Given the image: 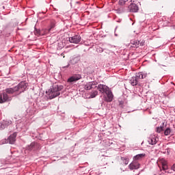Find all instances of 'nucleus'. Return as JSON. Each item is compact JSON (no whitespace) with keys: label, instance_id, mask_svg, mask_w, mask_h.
Instances as JSON below:
<instances>
[{"label":"nucleus","instance_id":"f257e3e1","mask_svg":"<svg viewBox=\"0 0 175 175\" xmlns=\"http://www.w3.org/2000/svg\"><path fill=\"white\" fill-rule=\"evenodd\" d=\"M62 90H64V86L62 85H53L52 88L49 90V96L50 99H54V98H57V96H59L61 93H59V91H62Z\"/></svg>","mask_w":175,"mask_h":175},{"label":"nucleus","instance_id":"f03ea898","mask_svg":"<svg viewBox=\"0 0 175 175\" xmlns=\"http://www.w3.org/2000/svg\"><path fill=\"white\" fill-rule=\"evenodd\" d=\"M27 87H28V83L22 81L17 86H15V88H16L17 92H24L27 89Z\"/></svg>","mask_w":175,"mask_h":175},{"label":"nucleus","instance_id":"7ed1b4c3","mask_svg":"<svg viewBox=\"0 0 175 175\" xmlns=\"http://www.w3.org/2000/svg\"><path fill=\"white\" fill-rule=\"evenodd\" d=\"M12 97H9L8 93L5 91L0 96V103H5V102H10Z\"/></svg>","mask_w":175,"mask_h":175},{"label":"nucleus","instance_id":"20e7f679","mask_svg":"<svg viewBox=\"0 0 175 175\" xmlns=\"http://www.w3.org/2000/svg\"><path fill=\"white\" fill-rule=\"evenodd\" d=\"M70 43H74L75 44H79L81 42V37L79 35H75L69 38Z\"/></svg>","mask_w":175,"mask_h":175},{"label":"nucleus","instance_id":"39448f33","mask_svg":"<svg viewBox=\"0 0 175 175\" xmlns=\"http://www.w3.org/2000/svg\"><path fill=\"white\" fill-rule=\"evenodd\" d=\"M97 90L99 91V92H101V94H106L109 92L110 88L106 85L99 84L97 86Z\"/></svg>","mask_w":175,"mask_h":175},{"label":"nucleus","instance_id":"423d86ee","mask_svg":"<svg viewBox=\"0 0 175 175\" xmlns=\"http://www.w3.org/2000/svg\"><path fill=\"white\" fill-rule=\"evenodd\" d=\"M158 140H159L158 137H157L155 135H150V137L148 139V143H149V144L154 146V144H157V143H158Z\"/></svg>","mask_w":175,"mask_h":175},{"label":"nucleus","instance_id":"0eeeda50","mask_svg":"<svg viewBox=\"0 0 175 175\" xmlns=\"http://www.w3.org/2000/svg\"><path fill=\"white\" fill-rule=\"evenodd\" d=\"M107 95V98H105L106 102H112L113 98H114V96L113 95V92H111V90H109L105 93Z\"/></svg>","mask_w":175,"mask_h":175},{"label":"nucleus","instance_id":"6e6552de","mask_svg":"<svg viewBox=\"0 0 175 175\" xmlns=\"http://www.w3.org/2000/svg\"><path fill=\"white\" fill-rule=\"evenodd\" d=\"M128 8L129 12H132L133 13H136L139 10V7L135 3H131Z\"/></svg>","mask_w":175,"mask_h":175},{"label":"nucleus","instance_id":"1a4fd4ad","mask_svg":"<svg viewBox=\"0 0 175 175\" xmlns=\"http://www.w3.org/2000/svg\"><path fill=\"white\" fill-rule=\"evenodd\" d=\"M129 167L131 170H134L139 169L140 167V164L137 161H133L129 165Z\"/></svg>","mask_w":175,"mask_h":175},{"label":"nucleus","instance_id":"9d476101","mask_svg":"<svg viewBox=\"0 0 175 175\" xmlns=\"http://www.w3.org/2000/svg\"><path fill=\"white\" fill-rule=\"evenodd\" d=\"M81 79V75H75L68 79V83H73V81H77Z\"/></svg>","mask_w":175,"mask_h":175},{"label":"nucleus","instance_id":"9b49d317","mask_svg":"<svg viewBox=\"0 0 175 175\" xmlns=\"http://www.w3.org/2000/svg\"><path fill=\"white\" fill-rule=\"evenodd\" d=\"M95 85H96L95 82H88L86 83V85H85L84 89L89 91L90 90H92L94 87L96 88Z\"/></svg>","mask_w":175,"mask_h":175},{"label":"nucleus","instance_id":"f8f14e48","mask_svg":"<svg viewBox=\"0 0 175 175\" xmlns=\"http://www.w3.org/2000/svg\"><path fill=\"white\" fill-rule=\"evenodd\" d=\"M16 137H17V133H14L12 135H10L8 138L10 144H14V142H16Z\"/></svg>","mask_w":175,"mask_h":175},{"label":"nucleus","instance_id":"ddd939ff","mask_svg":"<svg viewBox=\"0 0 175 175\" xmlns=\"http://www.w3.org/2000/svg\"><path fill=\"white\" fill-rule=\"evenodd\" d=\"M137 78V80H142L143 79H146L147 77V73L140 72L137 74V76L135 77Z\"/></svg>","mask_w":175,"mask_h":175},{"label":"nucleus","instance_id":"4468645a","mask_svg":"<svg viewBox=\"0 0 175 175\" xmlns=\"http://www.w3.org/2000/svg\"><path fill=\"white\" fill-rule=\"evenodd\" d=\"M159 163H161L163 170H167V162L165 159H161L159 161Z\"/></svg>","mask_w":175,"mask_h":175},{"label":"nucleus","instance_id":"2eb2a0df","mask_svg":"<svg viewBox=\"0 0 175 175\" xmlns=\"http://www.w3.org/2000/svg\"><path fill=\"white\" fill-rule=\"evenodd\" d=\"M4 92H5L8 94H14V92H17V88L16 87L14 88H6Z\"/></svg>","mask_w":175,"mask_h":175},{"label":"nucleus","instance_id":"dca6fc26","mask_svg":"<svg viewBox=\"0 0 175 175\" xmlns=\"http://www.w3.org/2000/svg\"><path fill=\"white\" fill-rule=\"evenodd\" d=\"M79 61L80 57L75 56L70 59V64H71V65H76V64H79Z\"/></svg>","mask_w":175,"mask_h":175},{"label":"nucleus","instance_id":"f3484780","mask_svg":"<svg viewBox=\"0 0 175 175\" xmlns=\"http://www.w3.org/2000/svg\"><path fill=\"white\" fill-rule=\"evenodd\" d=\"M130 83L131 85H137V83H139V81L137 78H136V77H133L130 80Z\"/></svg>","mask_w":175,"mask_h":175},{"label":"nucleus","instance_id":"a211bd4d","mask_svg":"<svg viewBox=\"0 0 175 175\" xmlns=\"http://www.w3.org/2000/svg\"><path fill=\"white\" fill-rule=\"evenodd\" d=\"M122 165H128L129 163V159L127 157H121Z\"/></svg>","mask_w":175,"mask_h":175},{"label":"nucleus","instance_id":"6ab92c4d","mask_svg":"<svg viewBox=\"0 0 175 175\" xmlns=\"http://www.w3.org/2000/svg\"><path fill=\"white\" fill-rule=\"evenodd\" d=\"M131 47H139V41L138 40H131Z\"/></svg>","mask_w":175,"mask_h":175},{"label":"nucleus","instance_id":"aec40b11","mask_svg":"<svg viewBox=\"0 0 175 175\" xmlns=\"http://www.w3.org/2000/svg\"><path fill=\"white\" fill-rule=\"evenodd\" d=\"M145 156L146 154H137L135 157H134V159H135V161H137L139 159H142V158H143Z\"/></svg>","mask_w":175,"mask_h":175},{"label":"nucleus","instance_id":"412c9836","mask_svg":"<svg viewBox=\"0 0 175 175\" xmlns=\"http://www.w3.org/2000/svg\"><path fill=\"white\" fill-rule=\"evenodd\" d=\"M172 132V129L170 128H167L164 131L165 136H169Z\"/></svg>","mask_w":175,"mask_h":175},{"label":"nucleus","instance_id":"4be33fe9","mask_svg":"<svg viewBox=\"0 0 175 175\" xmlns=\"http://www.w3.org/2000/svg\"><path fill=\"white\" fill-rule=\"evenodd\" d=\"M98 95V90H94L90 93V98H95Z\"/></svg>","mask_w":175,"mask_h":175},{"label":"nucleus","instance_id":"5701e85b","mask_svg":"<svg viewBox=\"0 0 175 175\" xmlns=\"http://www.w3.org/2000/svg\"><path fill=\"white\" fill-rule=\"evenodd\" d=\"M35 146H36V143L32 142L29 146V150H32L33 148H35Z\"/></svg>","mask_w":175,"mask_h":175},{"label":"nucleus","instance_id":"b1692460","mask_svg":"<svg viewBox=\"0 0 175 175\" xmlns=\"http://www.w3.org/2000/svg\"><path fill=\"white\" fill-rule=\"evenodd\" d=\"M162 131H163V126L157 128V133H161L162 132Z\"/></svg>","mask_w":175,"mask_h":175},{"label":"nucleus","instance_id":"393cba45","mask_svg":"<svg viewBox=\"0 0 175 175\" xmlns=\"http://www.w3.org/2000/svg\"><path fill=\"white\" fill-rule=\"evenodd\" d=\"M139 42V46H144L146 41L144 40H140Z\"/></svg>","mask_w":175,"mask_h":175},{"label":"nucleus","instance_id":"a878e982","mask_svg":"<svg viewBox=\"0 0 175 175\" xmlns=\"http://www.w3.org/2000/svg\"><path fill=\"white\" fill-rule=\"evenodd\" d=\"M126 3H125L124 1L122 0H120L119 1V4L121 5H125Z\"/></svg>","mask_w":175,"mask_h":175},{"label":"nucleus","instance_id":"bb28decb","mask_svg":"<svg viewBox=\"0 0 175 175\" xmlns=\"http://www.w3.org/2000/svg\"><path fill=\"white\" fill-rule=\"evenodd\" d=\"M36 33V35H43V34H42V33H40V31H36V32L35 33Z\"/></svg>","mask_w":175,"mask_h":175},{"label":"nucleus","instance_id":"cd10ccee","mask_svg":"<svg viewBox=\"0 0 175 175\" xmlns=\"http://www.w3.org/2000/svg\"><path fill=\"white\" fill-rule=\"evenodd\" d=\"M139 0H131V3H136Z\"/></svg>","mask_w":175,"mask_h":175},{"label":"nucleus","instance_id":"c85d7f7f","mask_svg":"<svg viewBox=\"0 0 175 175\" xmlns=\"http://www.w3.org/2000/svg\"><path fill=\"white\" fill-rule=\"evenodd\" d=\"M172 169L175 172V163L172 165Z\"/></svg>","mask_w":175,"mask_h":175},{"label":"nucleus","instance_id":"c756f323","mask_svg":"<svg viewBox=\"0 0 175 175\" xmlns=\"http://www.w3.org/2000/svg\"><path fill=\"white\" fill-rule=\"evenodd\" d=\"M123 1H124V3H126V2H128V0H122Z\"/></svg>","mask_w":175,"mask_h":175},{"label":"nucleus","instance_id":"7c9ffc66","mask_svg":"<svg viewBox=\"0 0 175 175\" xmlns=\"http://www.w3.org/2000/svg\"><path fill=\"white\" fill-rule=\"evenodd\" d=\"M54 27H51V28H53ZM51 28L49 29V31H51Z\"/></svg>","mask_w":175,"mask_h":175},{"label":"nucleus","instance_id":"2f4dec72","mask_svg":"<svg viewBox=\"0 0 175 175\" xmlns=\"http://www.w3.org/2000/svg\"><path fill=\"white\" fill-rule=\"evenodd\" d=\"M8 124H12V121L8 122Z\"/></svg>","mask_w":175,"mask_h":175},{"label":"nucleus","instance_id":"473e14b6","mask_svg":"<svg viewBox=\"0 0 175 175\" xmlns=\"http://www.w3.org/2000/svg\"><path fill=\"white\" fill-rule=\"evenodd\" d=\"M62 55H64V53H62Z\"/></svg>","mask_w":175,"mask_h":175}]
</instances>
